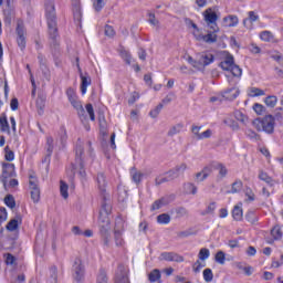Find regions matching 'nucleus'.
Returning a JSON list of instances; mask_svg holds the SVG:
<instances>
[{"instance_id":"obj_12","label":"nucleus","mask_w":283,"mask_h":283,"mask_svg":"<svg viewBox=\"0 0 283 283\" xmlns=\"http://www.w3.org/2000/svg\"><path fill=\"white\" fill-rule=\"evenodd\" d=\"M73 8V19L81 28V21L83 19V12H81V0H71Z\"/></svg>"},{"instance_id":"obj_55","label":"nucleus","mask_w":283,"mask_h":283,"mask_svg":"<svg viewBox=\"0 0 283 283\" xmlns=\"http://www.w3.org/2000/svg\"><path fill=\"white\" fill-rule=\"evenodd\" d=\"M245 136L250 138V140H260V135L255 133L253 129H248L245 132Z\"/></svg>"},{"instance_id":"obj_28","label":"nucleus","mask_w":283,"mask_h":283,"mask_svg":"<svg viewBox=\"0 0 283 283\" xmlns=\"http://www.w3.org/2000/svg\"><path fill=\"white\" fill-rule=\"evenodd\" d=\"M185 192L188 195L196 196L198 193V187L192 182H188L184 185Z\"/></svg>"},{"instance_id":"obj_16","label":"nucleus","mask_w":283,"mask_h":283,"mask_svg":"<svg viewBox=\"0 0 283 283\" xmlns=\"http://www.w3.org/2000/svg\"><path fill=\"white\" fill-rule=\"evenodd\" d=\"M197 57L198 64L202 65L203 67H207V65H211V63H213L216 59L211 53H199Z\"/></svg>"},{"instance_id":"obj_25","label":"nucleus","mask_w":283,"mask_h":283,"mask_svg":"<svg viewBox=\"0 0 283 283\" xmlns=\"http://www.w3.org/2000/svg\"><path fill=\"white\" fill-rule=\"evenodd\" d=\"M242 187H244V184L242 182V180L237 179L232 184L231 190H229L228 193H240L242 191Z\"/></svg>"},{"instance_id":"obj_7","label":"nucleus","mask_w":283,"mask_h":283,"mask_svg":"<svg viewBox=\"0 0 283 283\" xmlns=\"http://www.w3.org/2000/svg\"><path fill=\"white\" fill-rule=\"evenodd\" d=\"M72 273L75 282H83L85 280V266L83 265L81 258L74 260Z\"/></svg>"},{"instance_id":"obj_47","label":"nucleus","mask_w":283,"mask_h":283,"mask_svg":"<svg viewBox=\"0 0 283 283\" xmlns=\"http://www.w3.org/2000/svg\"><path fill=\"white\" fill-rule=\"evenodd\" d=\"M148 22L150 23V25H154L155 28H160V21L156 19V13L148 12Z\"/></svg>"},{"instance_id":"obj_39","label":"nucleus","mask_w":283,"mask_h":283,"mask_svg":"<svg viewBox=\"0 0 283 283\" xmlns=\"http://www.w3.org/2000/svg\"><path fill=\"white\" fill-rule=\"evenodd\" d=\"M248 19L243 20V25H247V21H250L251 23H255V21L260 20V15L255 14V11H249L248 12Z\"/></svg>"},{"instance_id":"obj_29","label":"nucleus","mask_w":283,"mask_h":283,"mask_svg":"<svg viewBox=\"0 0 283 283\" xmlns=\"http://www.w3.org/2000/svg\"><path fill=\"white\" fill-rule=\"evenodd\" d=\"M271 235L274 240H282V235H283L282 228L280 226H274L271 229Z\"/></svg>"},{"instance_id":"obj_31","label":"nucleus","mask_w":283,"mask_h":283,"mask_svg":"<svg viewBox=\"0 0 283 283\" xmlns=\"http://www.w3.org/2000/svg\"><path fill=\"white\" fill-rule=\"evenodd\" d=\"M71 105L74 107V109L77 111L78 116L85 115V108H83V104H81L78 99H73V102H71Z\"/></svg>"},{"instance_id":"obj_11","label":"nucleus","mask_w":283,"mask_h":283,"mask_svg":"<svg viewBox=\"0 0 283 283\" xmlns=\"http://www.w3.org/2000/svg\"><path fill=\"white\" fill-rule=\"evenodd\" d=\"M3 17H4L6 25H11L12 21H14V18L17 17V12L14 11V8L10 6V0H7V7L3 10Z\"/></svg>"},{"instance_id":"obj_36","label":"nucleus","mask_w":283,"mask_h":283,"mask_svg":"<svg viewBox=\"0 0 283 283\" xmlns=\"http://www.w3.org/2000/svg\"><path fill=\"white\" fill-rule=\"evenodd\" d=\"M114 235H115V244H116V247H123V244H125V241L123 240V231L115 230L114 231Z\"/></svg>"},{"instance_id":"obj_21","label":"nucleus","mask_w":283,"mask_h":283,"mask_svg":"<svg viewBox=\"0 0 283 283\" xmlns=\"http://www.w3.org/2000/svg\"><path fill=\"white\" fill-rule=\"evenodd\" d=\"M237 96H240V90L235 87L228 88L223 93V97L227 98L228 101H235Z\"/></svg>"},{"instance_id":"obj_53","label":"nucleus","mask_w":283,"mask_h":283,"mask_svg":"<svg viewBox=\"0 0 283 283\" xmlns=\"http://www.w3.org/2000/svg\"><path fill=\"white\" fill-rule=\"evenodd\" d=\"M93 7L95 12H101L105 8V0H94Z\"/></svg>"},{"instance_id":"obj_58","label":"nucleus","mask_w":283,"mask_h":283,"mask_svg":"<svg viewBox=\"0 0 283 283\" xmlns=\"http://www.w3.org/2000/svg\"><path fill=\"white\" fill-rule=\"evenodd\" d=\"M161 111H163V104H159L153 111L149 112V116L151 118H158V114H160Z\"/></svg>"},{"instance_id":"obj_30","label":"nucleus","mask_w":283,"mask_h":283,"mask_svg":"<svg viewBox=\"0 0 283 283\" xmlns=\"http://www.w3.org/2000/svg\"><path fill=\"white\" fill-rule=\"evenodd\" d=\"M0 130L10 134V124L8 123V117H6V115L0 117Z\"/></svg>"},{"instance_id":"obj_45","label":"nucleus","mask_w":283,"mask_h":283,"mask_svg":"<svg viewBox=\"0 0 283 283\" xmlns=\"http://www.w3.org/2000/svg\"><path fill=\"white\" fill-rule=\"evenodd\" d=\"M165 205H167L165 198L158 199L151 205V211H158V209H161Z\"/></svg>"},{"instance_id":"obj_44","label":"nucleus","mask_w":283,"mask_h":283,"mask_svg":"<svg viewBox=\"0 0 283 283\" xmlns=\"http://www.w3.org/2000/svg\"><path fill=\"white\" fill-rule=\"evenodd\" d=\"M260 39H261V41L271 43V41H273V33H271V31H263L260 33Z\"/></svg>"},{"instance_id":"obj_2","label":"nucleus","mask_w":283,"mask_h":283,"mask_svg":"<svg viewBox=\"0 0 283 283\" xmlns=\"http://www.w3.org/2000/svg\"><path fill=\"white\" fill-rule=\"evenodd\" d=\"M45 18L49 28V39L51 45L56 48L59 45V27L56 22V9L54 8V0H45Z\"/></svg>"},{"instance_id":"obj_4","label":"nucleus","mask_w":283,"mask_h":283,"mask_svg":"<svg viewBox=\"0 0 283 283\" xmlns=\"http://www.w3.org/2000/svg\"><path fill=\"white\" fill-rule=\"evenodd\" d=\"M187 169H188V166L185 163L177 165L175 168L165 172V177L158 176L155 178L156 187H160V185H164V182H171V180H176V178H180V176H182V174H185Z\"/></svg>"},{"instance_id":"obj_24","label":"nucleus","mask_w":283,"mask_h":283,"mask_svg":"<svg viewBox=\"0 0 283 283\" xmlns=\"http://www.w3.org/2000/svg\"><path fill=\"white\" fill-rule=\"evenodd\" d=\"M119 56L125 61L126 65H132V53L125 50L123 46L119 49Z\"/></svg>"},{"instance_id":"obj_18","label":"nucleus","mask_w":283,"mask_h":283,"mask_svg":"<svg viewBox=\"0 0 283 283\" xmlns=\"http://www.w3.org/2000/svg\"><path fill=\"white\" fill-rule=\"evenodd\" d=\"M99 238L104 249H109L112 247V230L99 232Z\"/></svg>"},{"instance_id":"obj_46","label":"nucleus","mask_w":283,"mask_h":283,"mask_svg":"<svg viewBox=\"0 0 283 283\" xmlns=\"http://www.w3.org/2000/svg\"><path fill=\"white\" fill-rule=\"evenodd\" d=\"M209 255H211V252L209 251V249L202 248V249L199 251L198 258H199V260H201L202 262H205V260H209Z\"/></svg>"},{"instance_id":"obj_13","label":"nucleus","mask_w":283,"mask_h":283,"mask_svg":"<svg viewBox=\"0 0 283 283\" xmlns=\"http://www.w3.org/2000/svg\"><path fill=\"white\" fill-rule=\"evenodd\" d=\"M159 260L166 262H185V258L176 252H163Z\"/></svg>"},{"instance_id":"obj_54","label":"nucleus","mask_w":283,"mask_h":283,"mask_svg":"<svg viewBox=\"0 0 283 283\" xmlns=\"http://www.w3.org/2000/svg\"><path fill=\"white\" fill-rule=\"evenodd\" d=\"M264 91L258 87H251L250 88V96L255 97V96H264Z\"/></svg>"},{"instance_id":"obj_32","label":"nucleus","mask_w":283,"mask_h":283,"mask_svg":"<svg viewBox=\"0 0 283 283\" xmlns=\"http://www.w3.org/2000/svg\"><path fill=\"white\" fill-rule=\"evenodd\" d=\"M160 277H163V275L160 274V270L155 269L153 270L149 274H148V280L149 282L154 283V282H158L160 280Z\"/></svg>"},{"instance_id":"obj_40","label":"nucleus","mask_w":283,"mask_h":283,"mask_svg":"<svg viewBox=\"0 0 283 283\" xmlns=\"http://www.w3.org/2000/svg\"><path fill=\"white\" fill-rule=\"evenodd\" d=\"M157 222L159 224H169V222H171V217L167 213H161L157 217Z\"/></svg>"},{"instance_id":"obj_35","label":"nucleus","mask_w":283,"mask_h":283,"mask_svg":"<svg viewBox=\"0 0 283 283\" xmlns=\"http://www.w3.org/2000/svg\"><path fill=\"white\" fill-rule=\"evenodd\" d=\"M175 213L177 218H189V210H187L185 207L175 208Z\"/></svg>"},{"instance_id":"obj_26","label":"nucleus","mask_w":283,"mask_h":283,"mask_svg":"<svg viewBox=\"0 0 283 283\" xmlns=\"http://www.w3.org/2000/svg\"><path fill=\"white\" fill-rule=\"evenodd\" d=\"M259 178L263 182H266V185H269V187H274V185H275V180L273 178H271V176H269V174H266V172H264L262 170L259 174Z\"/></svg>"},{"instance_id":"obj_42","label":"nucleus","mask_w":283,"mask_h":283,"mask_svg":"<svg viewBox=\"0 0 283 283\" xmlns=\"http://www.w3.org/2000/svg\"><path fill=\"white\" fill-rule=\"evenodd\" d=\"M7 231H17L19 229V220L18 219H11L7 227Z\"/></svg>"},{"instance_id":"obj_38","label":"nucleus","mask_w":283,"mask_h":283,"mask_svg":"<svg viewBox=\"0 0 283 283\" xmlns=\"http://www.w3.org/2000/svg\"><path fill=\"white\" fill-rule=\"evenodd\" d=\"M213 171V168L211 166H206L202 170V178L200 179V182H205V180H207L209 178V176H211Z\"/></svg>"},{"instance_id":"obj_33","label":"nucleus","mask_w":283,"mask_h":283,"mask_svg":"<svg viewBox=\"0 0 283 283\" xmlns=\"http://www.w3.org/2000/svg\"><path fill=\"white\" fill-rule=\"evenodd\" d=\"M182 127H185L182 123L176 124L175 126L170 127L167 136H176V134H180V132H182Z\"/></svg>"},{"instance_id":"obj_10","label":"nucleus","mask_w":283,"mask_h":283,"mask_svg":"<svg viewBox=\"0 0 283 283\" xmlns=\"http://www.w3.org/2000/svg\"><path fill=\"white\" fill-rule=\"evenodd\" d=\"M14 164H3L2 166V184L8 185V178H14Z\"/></svg>"},{"instance_id":"obj_56","label":"nucleus","mask_w":283,"mask_h":283,"mask_svg":"<svg viewBox=\"0 0 283 283\" xmlns=\"http://www.w3.org/2000/svg\"><path fill=\"white\" fill-rule=\"evenodd\" d=\"M145 177V174L135 171L133 172V182H136V185H140L143 178Z\"/></svg>"},{"instance_id":"obj_43","label":"nucleus","mask_w":283,"mask_h":283,"mask_svg":"<svg viewBox=\"0 0 283 283\" xmlns=\"http://www.w3.org/2000/svg\"><path fill=\"white\" fill-rule=\"evenodd\" d=\"M69 186L65 181H61L60 182V191H61V196L64 199L70 198V193L67 192Z\"/></svg>"},{"instance_id":"obj_27","label":"nucleus","mask_w":283,"mask_h":283,"mask_svg":"<svg viewBox=\"0 0 283 283\" xmlns=\"http://www.w3.org/2000/svg\"><path fill=\"white\" fill-rule=\"evenodd\" d=\"M232 218L237 222H240V220H242L243 218L242 207L234 206V208L232 209Z\"/></svg>"},{"instance_id":"obj_19","label":"nucleus","mask_w":283,"mask_h":283,"mask_svg":"<svg viewBox=\"0 0 283 283\" xmlns=\"http://www.w3.org/2000/svg\"><path fill=\"white\" fill-rule=\"evenodd\" d=\"M96 180H97V187L99 191H102V200H103V196H105V189L107 187V178L105 177V174L98 172Z\"/></svg>"},{"instance_id":"obj_5","label":"nucleus","mask_w":283,"mask_h":283,"mask_svg":"<svg viewBox=\"0 0 283 283\" xmlns=\"http://www.w3.org/2000/svg\"><path fill=\"white\" fill-rule=\"evenodd\" d=\"M256 132H264L265 134H274L275 132V117L273 115H265L252 122Z\"/></svg>"},{"instance_id":"obj_52","label":"nucleus","mask_w":283,"mask_h":283,"mask_svg":"<svg viewBox=\"0 0 283 283\" xmlns=\"http://www.w3.org/2000/svg\"><path fill=\"white\" fill-rule=\"evenodd\" d=\"M96 283H108L107 273L104 270H101Z\"/></svg>"},{"instance_id":"obj_64","label":"nucleus","mask_w":283,"mask_h":283,"mask_svg":"<svg viewBox=\"0 0 283 283\" xmlns=\"http://www.w3.org/2000/svg\"><path fill=\"white\" fill-rule=\"evenodd\" d=\"M127 190L120 189L118 192V201L119 202H125V199L127 198Z\"/></svg>"},{"instance_id":"obj_23","label":"nucleus","mask_w":283,"mask_h":283,"mask_svg":"<svg viewBox=\"0 0 283 283\" xmlns=\"http://www.w3.org/2000/svg\"><path fill=\"white\" fill-rule=\"evenodd\" d=\"M214 169H217L219 171L218 175V180H222L223 178H227V174H229V169H227V166H224L223 164H217L214 166Z\"/></svg>"},{"instance_id":"obj_60","label":"nucleus","mask_w":283,"mask_h":283,"mask_svg":"<svg viewBox=\"0 0 283 283\" xmlns=\"http://www.w3.org/2000/svg\"><path fill=\"white\" fill-rule=\"evenodd\" d=\"M6 155L4 158L8 160V163H12L14 160V151L8 149V146L4 148Z\"/></svg>"},{"instance_id":"obj_3","label":"nucleus","mask_w":283,"mask_h":283,"mask_svg":"<svg viewBox=\"0 0 283 283\" xmlns=\"http://www.w3.org/2000/svg\"><path fill=\"white\" fill-rule=\"evenodd\" d=\"M109 213H112V203L109 202L107 196H103L98 217L99 233L112 231V221H109Z\"/></svg>"},{"instance_id":"obj_50","label":"nucleus","mask_w":283,"mask_h":283,"mask_svg":"<svg viewBox=\"0 0 283 283\" xmlns=\"http://www.w3.org/2000/svg\"><path fill=\"white\" fill-rule=\"evenodd\" d=\"M214 260L218 264H224L226 260H227V254H224L223 251H218Z\"/></svg>"},{"instance_id":"obj_20","label":"nucleus","mask_w":283,"mask_h":283,"mask_svg":"<svg viewBox=\"0 0 283 283\" xmlns=\"http://www.w3.org/2000/svg\"><path fill=\"white\" fill-rule=\"evenodd\" d=\"M213 31L208 32L206 35H202V41H205V43L211 44V43H217L218 42V34H216V32H218V28L214 27H210Z\"/></svg>"},{"instance_id":"obj_51","label":"nucleus","mask_w":283,"mask_h":283,"mask_svg":"<svg viewBox=\"0 0 283 283\" xmlns=\"http://www.w3.org/2000/svg\"><path fill=\"white\" fill-rule=\"evenodd\" d=\"M105 36H108L109 39L116 36V31L114 30V27L106 24L105 25Z\"/></svg>"},{"instance_id":"obj_59","label":"nucleus","mask_w":283,"mask_h":283,"mask_svg":"<svg viewBox=\"0 0 283 283\" xmlns=\"http://www.w3.org/2000/svg\"><path fill=\"white\" fill-rule=\"evenodd\" d=\"M253 109H254L255 114H258L259 116H262V114H264L266 108L264 107V105L255 103L253 105Z\"/></svg>"},{"instance_id":"obj_17","label":"nucleus","mask_w":283,"mask_h":283,"mask_svg":"<svg viewBox=\"0 0 283 283\" xmlns=\"http://www.w3.org/2000/svg\"><path fill=\"white\" fill-rule=\"evenodd\" d=\"M115 283H130L127 270L124 266H119L115 275Z\"/></svg>"},{"instance_id":"obj_6","label":"nucleus","mask_w":283,"mask_h":283,"mask_svg":"<svg viewBox=\"0 0 283 283\" xmlns=\"http://www.w3.org/2000/svg\"><path fill=\"white\" fill-rule=\"evenodd\" d=\"M219 67H221V70L224 72H231L232 76H235L237 78L242 76V70L238 66V64H235L233 55L231 54L226 56L224 60L220 62Z\"/></svg>"},{"instance_id":"obj_62","label":"nucleus","mask_w":283,"mask_h":283,"mask_svg":"<svg viewBox=\"0 0 283 283\" xmlns=\"http://www.w3.org/2000/svg\"><path fill=\"white\" fill-rule=\"evenodd\" d=\"M66 95H67V98H69L70 103H72L73 101L78 99V97L76 96V93L74 92L73 88H67Z\"/></svg>"},{"instance_id":"obj_41","label":"nucleus","mask_w":283,"mask_h":283,"mask_svg":"<svg viewBox=\"0 0 283 283\" xmlns=\"http://www.w3.org/2000/svg\"><path fill=\"white\" fill-rule=\"evenodd\" d=\"M4 203L7 205V207H9L10 209H14L17 207V201L14 200V197L12 195H7L4 197Z\"/></svg>"},{"instance_id":"obj_57","label":"nucleus","mask_w":283,"mask_h":283,"mask_svg":"<svg viewBox=\"0 0 283 283\" xmlns=\"http://www.w3.org/2000/svg\"><path fill=\"white\" fill-rule=\"evenodd\" d=\"M224 20L229 21V23H228L229 28H235V25H238V23H239L237 15H230V17L226 18Z\"/></svg>"},{"instance_id":"obj_15","label":"nucleus","mask_w":283,"mask_h":283,"mask_svg":"<svg viewBox=\"0 0 283 283\" xmlns=\"http://www.w3.org/2000/svg\"><path fill=\"white\" fill-rule=\"evenodd\" d=\"M205 21L208 25H211V28H218V24L216 23V21H218V13H216L211 8L207 9L205 11Z\"/></svg>"},{"instance_id":"obj_63","label":"nucleus","mask_w":283,"mask_h":283,"mask_svg":"<svg viewBox=\"0 0 283 283\" xmlns=\"http://www.w3.org/2000/svg\"><path fill=\"white\" fill-rule=\"evenodd\" d=\"M274 122L275 120H283V113H282V107H279L275 109V114L273 116Z\"/></svg>"},{"instance_id":"obj_48","label":"nucleus","mask_w":283,"mask_h":283,"mask_svg":"<svg viewBox=\"0 0 283 283\" xmlns=\"http://www.w3.org/2000/svg\"><path fill=\"white\" fill-rule=\"evenodd\" d=\"M234 117L237 120H239V123H243V125L247 124V120H249V117H247V115H244L241 111H235Z\"/></svg>"},{"instance_id":"obj_49","label":"nucleus","mask_w":283,"mask_h":283,"mask_svg":"<svg viewBox=\"0 0 283 283\" xmlns=\"http://www.w3.org/2000/svg\"><path fill=\"white\" fill-rule=\"evenodd\" d=\"M203 280L205 282H213V271L211 269L203 270Z\"/></svg>"},{"instance_id":"obj_1","label":"nucleus","mask_w":283,"mask_h":283,"mask_svg":"<svg viewBox=\"0 0 283 283\" xmlns=\"http://www.w3.org/2000/svg\"><path fill=\"white\" fill-rule=\"evenodd\" d=\"M87 150L88 156L92 158L94 156V148L92 147V142L87 140L86 143L77 139L75 145V163L71 164V178L76 176V169H78V175L81 178H85L87 174L85 172V165L83 164V154Z\"/></svg>"},{"instance_id":"obj_34","label":"nucleus","mask_w":283,"mask_h":283,"mask_svg":"<svg viewBox=\"0 0 283 283\" xmlns=\"http://www.w3.org/2000/svg\"><path fill=\"white\" fill-rule=\"evenodd\" d=\"M264 103H265L266 107L273 108L277 105V96L269 95L268 97H265Z\"/></svg>"},{"instance_id":"obj_14","label":"nucleus","mask_w":283,"mask_h":283,"mask_svg":"<svg viewBox=\"0 0 283 283\" xmlns=\"http://www.w3.org/2000/svg\"><path fill=\"white\" fill-rule=\"evenodd\" d=\"M78 71H80V77H81V92L83 95L87 94V87H90V85H92V77H90V75L85 74L83 75V72H81V66H78Z\"/></svg>"},{"instance_id":"obj_37","label":"nucleus","mask_w":283,"mask_h":283,"mask_svg":"<svg viewBox=\"0 0 283 283\" xmlns=\"http://www.w3.org/2000/svg\"><path fill=\"white\" fill-rule=\"evenodd\" d=\"M245 220H248L250 224H255V222H258V214L255 211L249 210L245 214Z\"/></svg>"},{"instance_id":"obj_8","label":"nucleus","mask_w":283,"mask_h":283,"mask_svg":"<svg viewBox=\"0 0 283 283\" xmlns=\"http://www.w3.org/2000/svg\"><path fill=\"white\" fill-rule=\"evenodd\" d=\"M29 187L31 189V199L34 203L41 200V189L39 188V180L34 176H30Z\"/></svg>"},{"instance_id":"obj_22","label":"nucleus","mask_w":283,"mask_h":283,"mask_svg":"<svg viewBox=\"0 0 283 283\" xmlns=\"http://www.w3.org/2000/svg\"><path fill=\"white\" fill-rule=\"evenodd\" d=\"M234 266H237L239 271H243V273L248 276L253 275V268L251 265L247 266V263L244 262H237L234 263Z\"/></svg>"},{"instance_id":"obj_61","label":"nucleus","mask_w":283,"mask_h":283,"mask_svg":"<svg viewBox=\"0 0 283 283\" xmlns=\"http://www.w3.org/2000/svg\"><path fill=\"white\" fill-rule=\"evenodd\" d=\"M85 107L91 120H96V115L94 114V106L92 104H86Z\"/></svg>"},{"instance_id":"obj_9","label":"nucleus","mask_w":283,"mask_h":283,"mask_svg":"<svg viewBox=\"0 0 283 283\" xmlns=\"http://www.w3.org/2000/svg\"><path fill=\"white\" fill-rule=\"evenodd\" d=\"M15 32L18 34V45L23 51L25 48V25L23 24V20H18Z\"/></svg>"}]
</instances>
